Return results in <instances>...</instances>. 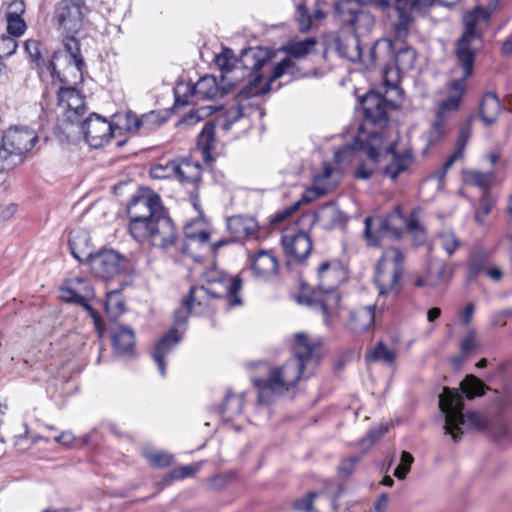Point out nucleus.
Instances as JSON below:
<instances>
[{"label": "nucleus", "mask_w": 512, "mask_h": 512, "mask_svg": "<svg viewBox=\"0 0 512 512\" xmlns=\"http://www.w3.org/2000/svg\"><path fill=\"white\" fill-rule=\"evenodd\" d=\"M81 130L92 148L104 146L112 137V125L104 117L91 113L81 124Z\"/></svg>", "instance_id": "412c9836"}, {"label": "nucleus", "mask_w": 512, "mask_h": 512, "mask_svg": "<svg viewBox=\"0 0 512 512\" xmlns=\"http://www.w3.org/2000/svg\"><path fill=\"white\" fill-rule=\"evenodd\" d=\"M252 269L256 276L265 277L275 274L278 269L277 259L265 250L258 251L251 257Z\"/></svg>", "instance_id": "72a5a7b5"}, {"label": "nucleus", "mask_w": 512, "mask_h": 512, "mask_svg": "<svg viewBox=\"0 0 512 512\" xmlns=\"http://www.w3.org/2000/svg\"><path fill=\"white\" fill-rule=\"evenodd\" d=\"M297 207L298 204H295L289 208H285L284 210L275 213V215L272 218V223H281L282 221L290 217L293 214V212L297 209Z\"/></svg>", "instance_id": "0e129e2a"}, {"label": "nucleus", "mask_w": 512, "mask_h": 512, "mask_svg": "<svg viewBox=\"0 0 512 512\" xmlns=\"http://www.w3.org/2000/svg\"><path fill=\"white\" fill-rule=\"evenodd\" d=\"M257 228L258 224L253 217L232 216L227 219V229L236 241L253 236Z\"/></svg>", "instance_id": "393cba45"}, {"label": "nucleus", "mask_w": 512, "mask_h": 512, "mask_svg": "<svg viewBox=\"0 0 512 512\" xmlns=\"http://www.w3.org/2000/svg\"><path fill=\"white\" fill-rule=\"evenodd\" d=\"M198 149L201 150L205 161L211 159V153L215 147V125L212 121H207L197 139Z\"/></svg>", "instance_id": "c9c22d12"}, {"label": "nucleus", "mask_w": 512, "mask_h": 512, "mask_svg": "<svg viewBox=\"0 0 512 512\" xmlns=\"http://www.w3.org/2000/svg\"><path fill=\"white\" fill-rule=\"evenodd\" d=\"M317 496L316 492H309L306 496L294 502V509L299 512H314L313 501Z\"/></svg>", "instance_id": "6e6d98bb"}, {"label": "nucleus", "mask_w": 512, "mask_h": 512, "mask_svg": "<svg viewBox=\"0 0 512 512\" xmlns=\"http://www.w3.org/2000/svg\"><path fill=\"white\" fill-rule=\"evenodd\" d=\"M375 321V306L360 307L350 312L348 327L354 333H363L370 329Z\"/></svg>", "instance_id": "cd10ccee"}, {"label": "nucleus", "mask_w": 512, "mask_h": 512, "mask_svg": "<svg viewBox=\"0 0 512 512\" xmlns=\"http://www.w3.org/2000/svg\"><path fill=\"white\" fill-rule=\"evenodd\" d=\"M493 172H481L478 170H469L464 174V180L467 184L486 190L493 181Z\"/></svg>", "instance_id": "c03bdc74"}, {"label": "nucleus", "mask_w": 512, "mask_h": 512, "mask_svg": "<svg viewBox=\"0 0 512 512\" xmlns=\"http://www.w3.org/2000/svg\"><path fill=\"white\" fill-rule=\"evenodd\" d=\"M61 299L68 303H74L83 307L93 319L94 326L100 337L105 332L104 322L98 312L90 305V300L94 298L92 286L84 279L76 277L70 280L61 288Z\"/></svg>", "instance_id": "dca6fc26"}, {"label": "nucleus", "mask_w": 512, "mask_h": 512, "mask_svg": "<svg viewBox=\"0 0 512 512\" xmlns=\"http://www.w3.org/2000/svg\"><path fill=\"white\" fill-rule=\"evenodd\" d=\"M397 144L392 142L384 147V134L379 131H371L363 139L361 135L354 138L351 145H346L335 152V160L343 161L353 151H364L369 162L378 166L382 173L391 180H396L400 174L407 171L414 161L410 150L397 151Z\"/></svg>", "instance_id": "7ed1b4c3"}, {"label": "nucleus", "mask_w": 512, "mask_h": 512, "mask_svg": "<svg viewBox=\"0 0 512 512\" xmlns=\"http://www.w3.org/2000/svg\"><path fill=\"white\" fill-rule=\"evenodd\" d=\"M317 276L316 289L308 296H301L299 302L319 309L327 317L338 308L341 300L337 292L338 271L330 261H325L318 267Z\"/></svg>", "instance_id": "0eeeda50"}, {"label": "nucleus", "mask_w": 512, "mask_h": 512, "mask_svg": "<svg viewBox=\"0 0 512 512\" xmlns=\"http://www.w3.org/2000/svg\"><path fill=\"white\" fill-rule=\"evenodd\" d=\"M242 288V279L218 272L210 273L205 283L192 286L188 295L182 300V307L175 311L174 326L155 345L152 358L156 363L161 376L166 375L165 357L181 341L178 328L185 327L189 313H201L208 307L211 299H226L229 306L242 304L238 293Z\"/></svg>", "instance_id": "f03ea898"}, {"label": "nucleus", "mask_w": 512, "mask_h": 512, "mask_svg": "<svg viewBox=\"0 0 512 512\" xmlns=\"http://www.w3.org/2000/svg\"><path fill=\"white\" fill-rule=\"evenodd\" d=\"M196 470L197 469L192 465L175 468L164 477V481L171 482L173 480L186 478L192 475Z\"/></svg>", "instance_id": "bf43d9fd"}, {"label": "nucleus", "mask_w": 512, "mask_h": 512, "mask_svg": "<svg viewBox=\"0 0 512 512\" xmlns=\"http://www.w3.org/2000/svg\"><path fill=\"white\" fill-rule=\"evenodd\" d=\"M89 237L84 231L71 232L69 248L71 254L79 262H88L91 272L98 278L108 280L125 273L129 262L120 253L112 249H104L93 254L88 247Z\"/></svg>", "instance_id": "39448f33"}, {"label": "nucleus", "mask_w": 512, "mask_h": 512, "mask_svg": "<svg viewBox=\"0 0 512 512\" xmlns=\"http://www.w3.org/2000/svg\"><path fill=\"white\" fill-rule=\"evenodd\" d=\"M315 216L321 226L327 230L342 227L347 222L345 215L333 203H326L322 205Z\"/></svg>", "instance_id": "2f4dec72"}, {"label": "nucleus", "mask_w": 512, "mask_h": 512, "mask_svg": "<svg viewBox=\"0 0 512 512\" xmlns=\"http://www.w3.org/2000/svg\"><path fill=\"white\" fill-rule=\"evenodd\" d=\"M37 133L26 126H14L4 131L0 142V159L11 164L22 163L25 155L38 142Z\"/></svg>", "instance_id": "ddd939ff"}, {"label": "nucleus", "mask_w": 512, "mask_h": 512, "mask_svg": "<svg viewBox=\"0 0 512 512\" xmlns=\"http://www.w3.org/2000/svg\"><path fill=\"white\" fill-rule=\"evenodd\" d=\"M489 255L486 251H476L471 253L467 263V282H473L477 277L486 271Z\"/></svg>", "instance_id": "e433bc0d"}, {"label": "nucleus", "mask_w": 512, "mask_h": 512, "mask_svg": "<svg viewBox=\"0 0 512 512\" xmlns=\"http://www.w3.org/2000/svg\"><path fill=\"white\" fill-rule=\"evenodd\" d=\"M448 97L442 101L436 111V119L428 135V143L436 144L446 133L447 114L458 111L463 94L466 91L464 79H452L447 84Z\"/></svg>", "instance_id": "2eb2a0df"}, {"label": "nucleus", "mask_w": 512, "mask_h": 512, "mask_svg": "<svg viewBox=\"0 0 512 512\" xmlns=\"http://www.w3.org/2000/svg\"><path fill=\"white\" fill-rule=\"evenodd\" d=\"M375 168H378V166H375L371 162L370 165L361 164L355 172V177L358 179L367 180L372 176Z\"/></svg>", "instance_id": "e2e57ef3"}, {"label": "nucleus", "mask_w": 512, "mask_h": 512, "mask_svg": "<svg viewBox=\"0 0 512 512\" xmlns=\"http://www.w3.org/2000/svg\"><path fill=\"white\" fill-rule=\"evenodd\" d=\"M215 62L222 71L226 72L233 71L238 65L248 70V76H250L251 79L248 84L239 91V94L243 97L261 96L269 91V83H265L263 86L259 87L263 79L259 71L268 62L267 53L261 48L244 49L239 59H236L232 50L225 49L222 54L216 56Z\"/></svg>", "instance_id": "423d86ee"}, {"label": "nucleus", "mask_w": 512, "mask_h": 512, "mask_svg": "<svg viewBox=\"0 0 512 512\" xmlns=\"http://www.w3.org/2000/svg\"><path fill=\"white\" fill-rule=\"evenodd\" d=\"M394 59L397 70L401 73H406L414 68L417 53L414 48L405 46L397 51Z\"/></svg>", "instance_id": "4c0bfd02"}, {"label": "nucleus", "mask_w": 512, "mask_h": 512, "mask_svg": "<svg viewBox=\"0 0 512 512\" xmlns=\"http://www.w3.org/2000/svg\"><path fill=\"white\" fill-rule=\"evenodd\" d=\"M165 210L160 196L150 190L133 196L127 205L130 235L133 238L143 237L147 232L148 222L153 221Z\"/></svg>", "instance_id": "9b49d317"}, {"label": "nucleus", "mask_w": 512, "mask_h": 512, "mask_svg": "<svg viewBox=\"0 0 512 512\" xmlns=\"http://www.w3.org/2000/svg\"><path fill=\"white\" fill-rule=\"evenodd\" d=\"M105 311L110 319H117L125 310L123 296L119 290H113L106 294Z\"/></svg>", "instance_id": "58836bf2"}, {"label": "nucleus", "mask_w": 512, "mask_h": 512, "mask_svg": "<svg viewBox=\"0 0 512 512\" xmlns=\"http://www.w3.org/2000/svg\"><path fill=\"white\" fill-rule=\"evenodd\" d=\"M63 46L64 51L58 50L52 54L48 61L47 71H49L52 76L56 75L59 77L57 62L64 57L68 59L69 64L73 63L77 70L82 72L85 62L80 52V44L78 40L73 36V34L71 36H66L63 39Z\"/></svg>", "instance_id": "5701e85b"}, {"label": "nucleus", "mask_w": 512, "mask_h": 512, "mask_svg": "<svg viewBox=\"0 0 512 512\" xmlns=\"http://www.w3.org/2000/svg\"><path fill=\"white\" fill-rule=\"evenodd\" d=\"M439 408L445 417L444 429L457 442L463 435V427L468 422L473 426L482 425V417L476 412L463 413L462 395L455 389L444 388L439 397Z\"/></svg>", "instance_id": "6e6552de"}, {"label": "nucleus", "mask_w": 512, "mask_h": 512, "mask_svg": "<svg viewBox=\"0 0 512 512\" xmlns=\"http://www.w3.org/2000/svg\"><path fill=\"white\" fill-rule=\"evenodd\" d=\"M398 223L401 225L406 224L407 232L416 233L419 235L418 244H423L426 239L425 231L419 226L417 219L411 218L407 222L398 213H392L388 216H375L366 217L364 220L365 229L364 236L368 245L376 246L379 244L380 239L391 234L395 238H399L402 233V229L398 227Z\"/></svg>", "instance_id": "9d476101"}, {"label": "nucleus", "mask_w": 512, "mask_h": 512, "mask_svg": "<svg viewBox=\"0 0 512 512\" xmlns=\"http://www.w3.org/2000/svg\"><path fill=\"white\" fill-rule=\"evenodd\" d=\"M281 243L287 255L301 262L311 253L312 240L308 233L299 231L293 235L282 236Z\"/></svg>", "instance_id": "b1692460"}, {"label": "nucleus", "mask_w": 512, "mask_h": 512, "mask_svg": "<svg viewBox=\"0 0 512 512\" xmlns=\"http://www.w3.org/2000/svg\"><path fill=\"white\" fill-rule=\"evenodd\" d=\"M243 405L244 400L242 395L228 392L221 408V414L227 420H231L241 414Z\"/></svg>", "instance_id": "79ce46f5"}, {"label": "nucleus", "mask_w": 512, "mask_h": 512, "mask_svg": "<svg viewBox=\"0 0 512 512\" xmlns=\"http://www.w3.org/2000/svg\"><path fill=\"white\" fill-rule=\"evenodd\" d=\"M24 49L35 68L40 72H43L44 69L47 70L48 62L46 63L42 57V44L40 41L28 39L24 42Z\"/></svg>", "instance_id": "a19ab883"}, {"label": "nucleus", "mask_w": 512, "mask_h": 512, "mask_svg": "<svg viewBox=\"0 0 512 512\" xmlns=\"http://www.w3.org/2000/svg\"><path fill=\"white\" fill-rule=\"evenodd\" d=\"M463 393L468 399H473L476 396L484 395L487 386L476 376L468 375L461 383Z\"/></svg>", "instance_id": "37998d69"}, {"label": "nucleus", "mask_w": 512, "mask_h": 512, "mask_svg": "<svg viewBox=\"0 0 512 512\" xmlns=\"http://www.w3.org/2000/svg\"><path fill=\"white\" fill-rule=\"evenodd\" d=\"M480 16L488 19L489 13L481 8H475L464 16L465 30L456 42L455 56L457 65L462 69V75L459 79H464V81L473 74L476 50L472 47V44L480 38V35L476 32Z\"/></svg>", "instance_id": "f8f14e48"}, {"label": "nucleus", "mask_w": 512, "mask_h": 512, "mask_svg": "<svg viewBox=\"0 0 512 512\" xmlns=\"http://www.w3.org/2000/svg\"><path fill=\"white\" fill-rule=\"evenodd\" d=\"M410 22L411 16L408 13L401 11L399 13V19L394 27L397 38H404L407 36Z\"/></svg>", "instance_id": "13d9d810"}, {"label": "nucleus", "mask_w": 512, "mask_h": 512, "mask_svg": "<svg viewBox=\"0 0 512 512\" xmlns=\"http://www.w3.org/2000/svg\"><path fill=\"white\" fill-rule=\"evenodd\" d=\"M211 113L210 107H202L185 114L176 124L177 127L193 126Z\"/></svg>", "instance_id": "de8ad7c7"}, {"label": "nucleus", "mask_w": 512, "mask_h": 512, "mask_svg": "<svg viewBox=\"0 0 512 512\" xmlns=\"http://www.w3.org/2000/svg\"><path fill=\"white\" fill-rule=\"evenodd\" d=\"M361 7H363V4H370L374 7H377L379 9L385 10L393 5L394 2L397 0H358Z\"/></svg>", "instance_id": "69168bd1"}, {"label": "nucleus", "mask_w": 512, "mask_h": 512, "mask_svg": "<svg viewBox=\"0 0 512 512\" xmlns=\"http://www.w3.org/2000/svg\"><path fill=\"white\" fill-rule=\"evenodd\" d=\"M57 100L68 122H77L86 113L85 98L74 87H61L57 92Z\"/></svg>", "instance_id": "4be33fe9"}, {"label": "nucleus", "mask_w": 512, "mask_h": 512, "mask_svg": "<svg viewBox=\"0 0 512 512\" xmlns=\"http://www.w3.org/2000/svg\"><path fill=\"white\" fill-rule=\"evenodd\" d=\"M392 54V41L388 39H378L369 48V53L367 56L362 54V59L360 61L365 64L367 68L373 69L376 67V65L384 63L387 58H391Z\"/></svg>", "instance_id": "a878e982"}, {"label": "nucleus", "mask_w": 512, "mask_h": 512, "mask_svg": "<svg viewBox=\"0 0 512 512\" xmlns=\"http://www.w3.org/2000/svg\"><path fill=\"white\" fill-rule=\"evenodd\" d=\"M334 12L345 27L352 28L353 33L336 36L333 47L340 57L356 62L362 59V46L359 35L370 32L375 24L374 16L363 9L358 0H334Z\"/></svg>", "instance_id": "20e7f679"}, {"label": "nucleus", "mask_w": 512, "mask_h": 512, "mask_svg": "<svg viewBox=\"0 0 512 512\" xmlns=\"http://www.w3.org/2000/svg\"><path fill=\"white\" fill-rule=\"evenodd\" d=\"M226 78L222 76L221 82L211 75H205L194 85H180L175 89V104L184 106L188 103V96H195L201 100H215L228 94L233 85L225 84Z\"/></svg>", "instance_id": "4468645a"}, {"label": "nucleus", "mask_w": 512, "mask_h": 512, "mask_svg": "<svg viewBox=\"0 0 512 512\" xmlns=\"http://www.w3.org/2000/svg\"><path fill=\"white\" fill-rule=\"evenodd\" d=\"M17 211V205L9 204L0 206V221H6L10 219Z\"/></svg>", "instance_id": "338daca9"}, {"label": "nucleus", "mask_w": 512, "mask_h": 512, "mask_svg": "<svg viewBox=\"0 0 512 512\" xmlns=\"http://www.w3.org/2000/svg\"><path fill=\"white\" fill-rule=\"evenodd\" d=\"M295 19L298 23V29L301 32H307L312 24V15L304 4L297 6Z\"/></svg>", "instance_id": "3c124183"}, {"label": "nucleus", "mask_w": 512, "mask_h": 512, "mask_svg": "<svg viewBox=\"0 0 512 512\" xmlns=\"http://www.w3.org/2000/svg\"><path fill=\"white\" fill-rule=\"evenodd\" d=\"M170 168L174 170L175 177L181 182L195 184L201 180V165L189 159L172 160Z\"/></svg>", "instance_id": "c756f323"}, {"label": "nucleus", "mask_w": 512, "mask_h": 512, "mask_svg": "<svg viewBox=\"0 0 512 512\" xmlns=\"http://www.w3.org/2000/svg\"><path fill=\"white\" fill-rule=\"evenodd\" d=\"M478 347L474 331H469L460 343V350L463 355H468Z\"/></svg>", "instance_id": "052dcab7"}, {"label": "nucleus", "mask_w": 512, "mask_h": 512, "mask_svg": "<svg viewBox=\"0 0 512 512\" xmlns=\"http://www.w3.org/2000/svg\"><path fill=\"white\" fill-rule=\"evenodd\" d=\"M404 254L395 247L387 248L379 258L374 275V283L382 297L397 296L402 288L404 275Z\"/></svg>", "instance_id": "1a4fd4ad"}, {"label": "nucleus", "mask_w": 512, "mask_h": 512, "mask_svg": "<svg viewBox=\"0 0 512 512\" xmlns=\"http://www.w3.org/2000/svg\"><path fill=\"white\" fill-rule=\"evenodd\" d=\"M8 12L6 13L7 32L13 37H19L26 31V23L22 18L25 11L24 2L14 0L10 3Z\"/></svg>", "instance_id": "7c9ffc66"}, {"label": "nucleus", "mask_w": 512, "mask_h": 512, "mask_svg": "<svg viewBox=\"0 0 512 512\" xmlns=\"http://www.w3.org/2000/svg\"><path fill=\"white\" fill-rule=\"evenodd\" d=\"M321 342L311 340L305 333L294 335L293 357L280 366H270L264 361L251 362L250 369L260 368L266 378L252 377L260 404L269 405L275 397L282 396L294 388L301 379L310 378L320 362Z\"/></svg>", "instance_id": "f257e3e1"}, {"label": "nucleus", "mask_w": 512, "mask_h": 512, "mask_svg": "<svg viewBox=\"0 0 512 512\" xmlns=\"http://www.w3.org/2000/svg\"><path fill=\"white\" fill-rule=\"evenodd\" d=\"M163 123V119L158 113L152 111L148 114L143 115L141 118L136 119L134 122V129L139 130L146 128L147 130L155 129Z\"/></svg>", "instance_id": "09e8293b"}, {"label": "nucleus", "mask_w": 512, "mask_h": 512, "mask_svg": "<svg viewBox=\"0 0 512 512\" xmlns=\"http://www.w3.org/2000/svg\"><path fill=\"white\" fill-rule=\"evenodd\" d=\"M112 345L114 353L118 356L130 355L135 344L134 331L127 326H119L112 332Z\"/></svg>", "instance_id": "473e14b6"}, {"label": "nucleus", "mask_w": 512, "mask_h": 512, "mask_svg": "<svg viewBox=\"0 0 512 512\" xmlns=\"http://www.w3.org/2000/svg\"><path fill=\"white\" fill-rule=\"evenodd\" d=\"M146 230L143 237L133 239L139 243L149 241L156 248L168 250L176 244L179 238L175 225L166 210L153 221L148 222Z\"/></svg>", "instance_id": "f3484780"}, {"label": "nucleus", "mask_w": 512, "mask_h": 512, "mask_svg": "<svg viewBox=\"0 0 512 512\" xmlns=\"http://www.w3.org/2000/svg\"><path fill=\"white\" fill-rule=\"evenodd\" d=\"M473 313H474V304L473 303L467 304V306L464 308V310L462 311L461 316H460L462 323L469 324L472 320Z\"/></svg>", "instance_id": "774afa93"}, {"label": "nucleus", "mask_w": 512, "mask_h": 512, "mask_svg": "<svg viewBox=\"0 0 512 512\" xmlns=\"http://www.w3.org/2000/svg\"><path fill=\"white\" fill-rule=\"evenodd\" d=\"M388 431L387 425H379L371 430H369L367 437L361 440V445L363 447H370L374 443H376L386 432Z\"/></svg>", "instance_id": "5fc2aeb1"}, {"label": "nucleus", "mask_w": 512, "mask_h": 512, "mask_svg": "<svg viewBox=\"0 0 512 512\" xmlns=\"http://www.w3.org/2000/svg\"><path fill=\"white\" fill-rule=\"evenodd\" d=\"M460 1L461 0H413L411 3V8L422 10L431 7L435 3L446 7H452Z\"/></svg>", "instance_id": "4d7b16f0"}, {"label": "nucleus", "mask_w": 512, "mask_h": 512, "mask_svg": "<svg viewBox=\"0 0 512 512\" xmlns=\"http://www.w3.org/2000/svg\"><path fill=\"white\" fill-rule=\"evenodd\" d=\"M84 0H62L56 11L59 25L68 34H77L83 26Z\"/></svg>", "instance_id": "aec40b11"}, {"label": "nucleus", "mask_w": 512, "mask_h": 512, "mask_svg": "<svg viewBox=\"0 0 512 512\" xmlns=\"http://www.w3.org/2000/svg\"><path fill=\"white\" fill-rule=\"evenodd\" d=\"M494 205L493 198L488 192H484L481 197L479 207L475 212V220L478 224L482 225L485 222V217L489 214Z\"/></svg>", "instance_id": "8fccbe9b"}, {"label": "nucleus", "mask_w": 512, "mask_h": 512, "mask_svg": "<svg viewBox=\"0 0 512 512\" xmlns=\"http://www.w3.org/2000/svg\"><path fill=\"white\" fill-rule=\"evenodd\" d=\"M18 47L17 41L11 36L0 37V63L4 58L12 56Z\"/></svg>", "instance_id": "864d4df0"}, {"label": "nucleus", "mask_w": 512, "mask_h": 512, "mask_svg": "<svg viewBox=\"0 0 512 512\" xmlns=\"http://www.w3.org/2000/svg\"><path fill=\"white\" fill-rule=\"evenodd\" d=\"M432 248L429 247V259L427 262L426 275L428 277V287L434 288L444 282L450 281L452 273L447 270L446 263L431 255Z\"/></svg>", "instance_id": "c85d7f7f"}, {"label": "nucleus", "mask_w": 512, "mask_h": 512, "mask_svg": "<svg viewBox=\"0 0 512 512\" xmlns=\"http://www.w3.org/2000/svg\"><path fill=\"white\" fill-rule=\"evenodd\" d=\"M471 134H472V124H471V121L469 120L462 125V127L459 131V135L456 140L455 151L446 160V162L443 164L441 170L437 173L438 179L440 181L445 177L447 171L454 165V163L457 160L463 158V153H464L465 147L468 143V140H469Z\"/></svg>", "instance_id": "bb28decb"}, {"label": "nucleus", "mask_w": 512, "mask_h": 512, "mask_svg": "<svg viewBox=\"0 0 512 512\" xmlns=\"http://www.w3.org/2000/svg\"><path fill=\"white\" fill-rule=\"evenodd\" d=\"M172 161H169L166 165H156L152 168L151 174L154 178L163 179L175 176L174 170L170 168Z\"/></svg>", "instance_id": "680f3d73"}, {"label": "nucleus", "mask_w": 512, "mask_h": 512, "mask_svg": "<svg viewBox=\"0 0 512 512\" xmlns=\"http://www.w3.org/2000/svg\"><path fill=\"white\" fill-rule=\"evenodd\" d=\"M501 111L500 100L495 93H486L479 107V116L486 125L496 122Z\"/></svg>", "instance_id": "f704fd0d"}, {"label": "nucleus", "mask_w": 512, "mask_h": 512, "mask_svg": "<svg viewBox=\"0 0 512 512\" xmlns=\"http://www.w3.org/2000/svg\"><path fill=\"white\" fill-rule=\"evenodd\" d=\"M315 45L316 40L314 38H306L301 41L291 42L287 47L288 56L273 66L267 82L269 83V90L271 89L272 82L285 74H289L292 77H297L299 69L292 59H302L306 57L311 53Z\"/></svg>", "instance_id": "a211bd4d"}, {"label": "nucleus", "mask_w": 512, "mask_h": 512, "mask_svg": "<svg viewBox=\"0 0 512 512\" xmlns=\"http://www.w3.org/2000/svg\"><path fill=\"white\" fill-rule=\"evenodd\" d=\"M437 240L442 249L449 255H453L460 246V240L455 233L448 228L443 229L437 234Z\"/></svg>", "instance_id": "a18cd8bd"}, {"label": "nucleus", "mask_w": 512, "mask_h": 512, "mask_svg": "<svg viewBox=\"0 0 512 512\" xmlns=\"http://www.w3.org/2000/svg\"><path fill=\"white\" fill-rule=\"evenodd\" d=\"M413 461V456L409 452L403 451L401 453L400 463L394 470V476L399 480L405 479L408 472L410 471Z\"/></svg>", "instance_id": "603ef678"}, {"label": "nucleus", "mask_w": 512, "mask_h": 512, "mask_svg": "<svg viewBox=\"0 0 512 512\" xmlns=\"http://www.w3.org/2000/svg\"><path fill=\"white\" fill-rule=\"evenodd\" d=\"M368 362H383L384 364L391 366L394 364L396 359V353L383 343H377L365 356Z\"/></svg>", "instance_id": "ea45409f"}, {"label": "nucleus", "mask_w": 512, "mask_h": 512, "mask_svg": "<svg viewBox=\"0 0 512 512\" xmlns=\"http://www.w3.org/2000/svg\"><path fill=\"white\" fill-rule=\"evenodd\" d=\"M144 457L155 468H165L173 464V455L162 451H145Z\"/></svg>", "instance_id": "49530a36"}, {"label": "nucleus", "mask_w": 512, "mask_h": 512, "mask_svg": "<svg viewBox=\"0 0 512 512\" xmlns=\"http://www.w3.org/2000/svg\"><path fill=\"white\" fill-rule=\"evenodd\" d=\"M366 123L373 124L379 132L387 125L389 117L388 110L395 108V105L382 95L369 92L361 99Z\"/></svg>", "instance_id": "6ab92c4d"}]
</instances>
